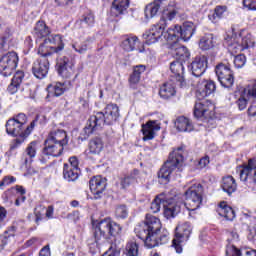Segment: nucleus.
I'll use <instances>...</instances> for the list:
<instances>
[{"mask_svg":"<svg viewBox=\"0 0 256 256\" xmlns=\"http://www.w3.org/2000/svg\"><path fill=\"white\" fill-rule=\"evenodd\" d=\"M134 231L148 249H153V247L165 245L169 242V231L161 228V220L152 215H146V220L138 224Z\"/></svg>","mask_w":256,"mask_h":256,"instance_id":"nucleus-1","label":"nucleus"},{"mask_svg":"<svg viewBox=\"0 0 256 256\" xmlns=\"http://www.w3.org/2000/svg\"><path fill=\"white\" fill-rule=\"evenodd\" d=\"M119 119V106L117 104H108L103 111L90 116L86 126L80 133L79 139L85 141L94 131H100L104 125H113Z\"/></svg>","mask_w":256,"mask_h":256,"instance_id":"nucleus-2","label":"nucleus"},{"mask_svg":"<svg viewBox=\"0 0 256 256\" xmlns=\"http://www.w3.org/2000/svg\"><path fill=\"white\" fill-rule=\"evenodd\" d=\"M161 205L164 208V217L166 219H173L183 209V195L177 194L175 190L159 194L150 205L151 213H159Z\"/></svg>","mask_w":256,"mask_h":256,"instance_id":"nucleus-3","label":"nucleus"},{"mask_svg":"<svg viewBox=\"0 0 256 256\" xmlns=\"http://www.w3.org/2000/svg\"><path fill=\"white\" fill-rule=\"evenodd\" d=\"M215 82L212 80H203L196 90V101L194 106V117L196 119H209L211 117V110L214 109L213 103L210 100H205V97L215 93Z\"/></svg>","mask_w":256,"mask_h":256,"instance_id":"nucleus-4","label":"nucleus"},{"mask_svg":"<svg viewBox=\"0 0 256 256\" xmlns=\"http://www.w3.org/2000/svg\"><path fill=\"white\" fill-rule=\"evenodd\" d=\"M183 147H178L170 153L168 160L162 165L158 171V180L162 185H167L173 177V173H181L183 171Z\"/></svg>","mask_w":256,"mask_h":256,"instance_id":"nucleus-5","label":"nucleus"},{"mask_svg":"<svg viewBox=\"0 0 256 256\" xmlns=\"http://www.w3.org/2000/svg\"><path fill=\"white\" fill-rule=\"evenodd\" d=\"M93 238L96 245H103L107 241V236L117 237L121 233V226L111 218L100 221H93Z\"/></svg>","mask_w":256,"mask_h":256,"instance_id":"nucleus-6","label":"nucleus"},{"mask_svg":"<svg viewBox=\"0 0 256 256\" xmlns=\"http://www.w3.org/2000/svg\"><path fill=\"white\" fill-rule=\"evenodd\" d=\"M195 33V24L193 22H184L183 25H175L173 28H169L164 37L167 43H177L179 39L182 41H189Z\"/></svg>","mask_w":256,"mask_h":256,"instance_id":"nucleus-7","label":"nucleus"},{"mask_svg":"<svg viewBox=\"0 0 256 256\" xmlns=\"http://www.w3.org/2000/svg\"><path fill=\"white\" fill-rule=\"evenodd\" d=\"M65 49L63 39L61 35H50L38 48V54L41 55V59H47V57L53 55V53H59Z\"/></svg>","mask_w":256,"mask_h":256,"instance_id":"nucleus-8","label":"nucleus"},{"mask_svg":"<svg viewBox=\"0 0 256 256\" xmlns=\"http://www.w3.org/2000/svg\"><path fill=\"white\" fill-rule=\"evenodd\" d=\"M186 203L183 200L182 207H186L188 211H197L203 203V186L201 184H193L186 192Z\"/></svg>","mask_w":256,"mask_h":256,"instance_id":"nucleus-9","label":"nucleus"},{"mask_svg":"<svg viewBox=\"0 0 256 256\" xmlns=\"http://www.w3.org/2000/svg\"><path fill=\"white\" fill-rule=\"evenodd\" d=\"M27 123V115L20 113L13 118H10L6 122V132L12 137H27L29 134H26L27 129L23 131V126Z\"/></svg>","mask_w":256,"mask_h":256,"instance_id":"nucleus-10","label":"nucleus"},{"mask_svg":"<svg viewBox=\"0 0 256 256\" xmlns=\"http://www.w3.org/2000/svg\"><path fill=\"white\" fill-rule=\"evenodd\" d=\"M19 65V56L16 52H8L0 58V75L11 77Z\"/></svg>","mask_w":256,"mask_h":256,"instance_id":"nucleus-11","label":"nucleus"},{"mask_svg":"<svg viewBox=\"0 0 256 256\" xmlns=\"http://www.w3.org/2000/svg\"><path fill=\"white\" fill-rule=\"evenodd\" d=\"M165 27H167V24L164 19H160L158 23L152 25L151 28L143 34V39H145L146 45H153L163 38L167 41V38L165 37V34L167 33L165 32Z\"/></svg>","mask_w":256,"mask_h":256,"instance_id":"nucleus-12","label":"nucleus"},{"mask_svg":"<svg viewBox=\"0 0 256 256\" xmlns=\"http://www.w3.org/2000/svg\"><path fill=\"white\" fill-rule=\"evenodd\" d=\"M63 145L49 138L44 142V148L39 156V161L42 164L47 163L51 157H60L63 153Z\"/></svg>","mask_w":256,"mask_h":256,"instance_id":"nucleus-13","label":"nucleus"},{"mask_svg":"<svg viewBox=\"0 0 256 256\" xmlns=\"http://www.w3.org/2000/svg\"><path fill=\"white\" fill-rule=\"evenodd\" d=\"M215 73L222 87H225L226 89H231V87H233L235 77L233 76L231 65L219 63L215 68Z\"/></svg>","mask_w":256,"mask_h":256,"instance_id":"nucleus-14","label":"nucleus"},{"mask_svg":"<svg viewBox=\"0 0 256 256\" xmlns=\"http://www.w3.org/2000/svg\"><path fill=\"white\" fill-rule=\"evenodd\" d=\"M226 45L230 53H241V51H245V49H249V47H251V37L233 35L232 37L226 38Z\"/></svg>","mask_w":256,"mask_h":256,"instance_id":"nucleus-15","label":"nucleus"},{"mask_svg":"<svg viewBox=\"0 0 256 256\" xmlns=\"http://www.w3.org/2000/svg\"><path fill=\"white\" fill-rule=\"evenodd\" d=\"M191 223L185 222L182 225H178L175 229V236L172 240L174 247H179L181 243H185L189 241V237L191 236Z\"/></svg>","mask_w":256,"mask_h":256,"instance_id":"nucleus-16","label":"nucleus"},{"mask_svg":"<svg viewBox=\"0 0 256 256\" xmlns=\"http://www.w3.org/2000/svg\"><path fill=\"white\" fill-rule=\"evenodd\" d=\"M170 71L172 73L171 81H176L179 87H187V82L185 81V66L181 61H174L170 64Z\"/></svg>","mask_w":256,"mask_h":256,"instance_id":"nucleus-17","label":"nucleus"},{"mask_svg":"<svg viewBox=\"0 0 256 256\" xmlns=\"http://www.w3.org/2000/svg\"><path fill=\"white\" fill-rule=\"evenodd\" d=\"M56 68L58 74L63 79H70V77H73L75 73V70L73 69V62H71V59L67 56L58 58Z\"/></svg>","mask_w":256,"mask_h":256,"instance_id":"nucleus-18","label":"nucleus"},{"mask_svg":"<svg viewBox=\"0 0 256 256\" xmlns=\"http://www.w3.org/2000/svg\"><path fill=\"white\" fill-rule=\"evenodd\" d=\"M90 191L94 195V199H101L105 189H107V179L101 176H95L89 181Z\"/></svg>","mask_w":256,"mask_h":256,"instance_id":"nucleus-19","label":"nucleus"},{"mask_svg":"<svg viewBox=\"0 0 256 256\" xmlns=\"http://www.w3.org/2000/svg\"><path fill=\"white\" fill-rule=\"evenodd\" d=\"M32 73L36 79H45L49 73V59L38 58L32 64Z\"/></svg>","mask_w":256,"mask_h":256,"instance_id":"nucleus-20","label":"nucleus"},{"mask_svg":"<svg viewBox=\"0 0 256 256\" xmlns=\"http://www.w3.org/2000/svg\"><path fill=\"white\" fill-rule=\"evenodd\" d=\"M188 69L191 71L194 77H201L207 71V57L197 56L190 65Z\"/></svg>","mask_w":256,"mask_h":256,"instance_id":"nucleus-21","label":"nucleus"},{"mask_svg":"<svg viewBox=\"0 0 256 256\" xmlns=\"http://www.w3.org/2000/svg\"><path fill=\"white\" fill-rule=\"evenodd\" d=\"M161 126L155 120H150L146 124H142L143 141H151L155 139V131H159Z\"/></svg>","mask_w":256,"mask_h":256,"instance_id":"nucleus-22","label":"nucleus"},{"mask_svg":"<svg viewBox=\"0 0 256 256\" xmlns=\"http://www.w3.org/2000/svg\"><path fill=\"white\" fill-rule=\"evenodd\" d=\"M93 25H95V15L91 10L82 14L75 23L76 29H85V27H93Z\"/></svg>","mask_w":256,"mask_h":256,"instance_id":"nucleus-23","label":"nucleus"},{"mask_svg":"<svg viewBox=\"0 0 256 256\" xmlns=\"http://www.w3.org/2000/svg\"><path fill=\"white\" fill-rule=\"evenodd\" d=\"M168 45L173 51V55H176L178 59H181V61H188V59L191 57V53H189V49L185 46L179 45L178 42H168Z\"/></svg>","mask_w":256,"mask_h":256,"instance_id":"nucleus-24","label":"nucleus"},{"mask_svg":"<svg viewBox=\"0 0 256 256\" xmlns=\"http://www.w3.org/2000/svg\"><path fill=\"white\" fill-rule=\"evenodd\" d=\"M33 35L37 39L48 38L51 37V29L47 26L45 21L39 20L34 26Z\"/></svg>","mask_w":256,"mask_h":256,"instance_id":"nucleus-25","label":"nucleus"},{"mask_svg":"<svg viewBox=\"0 0 256 256\" xmlns=\"http://www.w3.org/2000/svg\"><path fill=\"white\" fill-rule=\"evenodd\" d=\"M48 139L54 141L55 143H59L63 147L69 143V138L67 137V132L65 130H54L50 132Z\"/></svg>","mask_w":256,"mask_h":256,"instance_id":"nucleus-26","label":"nucleus"},{"mask_svg":"<svg viewBox=\"0 0 256 256\" xmlns=\"http://www.w3.org/2000/svg\"><path fill=\"white\" fill-rule=\"evenodd\" d=\"M130 0H114L112 3L111 12L117 17L119 15H125L127 9H129Z\"/></svg>","mask_w":256,"mask_h":256,"instance_id":"nucleus-27","label":"nucleus"},{"mask_svg":"<svg viewBox=\"0 0 256 256\" xmlns=\"http://www.w3.org/2000/svg\"><path fill=\"white\" fill-rule=\"evenodd\" d=\"M175 127L182 133H191L193 130V123L185 116H180L175 121Z\"/></svg>","mask_w":256,"mask_h":256,"instance_id":"nucleus-28","label":"nucleus"},{"mask_svg":"<svg viewBox=\"0 0 256 256\" xmlns=\"http://www.w3.org/2000/svg\"><path fill=\"white\" fill-rule=\"evenodd\" d=\"M23 77L25 74L23 71H17L12 78L11 84L8 86V92L10 95H15L17 91H19V87H21V83H23Z\"/></svg>","mask_w":256,"mask_h":256,"instance_id":"nucleus-29","label":"nucleus"},{"mask_svg":"<svg viewBox=\"0 0 256 256\" xmlns=\"http://www.w3.org/2000/svg\"><path fill=\"white\" fill-rule=\"evenodd\" d=\"M176 93L173 82H165L159 89L161 99H171V97H175Z\"/></svg>","mask_w":256,"mask_h":256,"instance_id":"nucleus-30","label":"nucleus"},{"mask_svg":"<svg viewBox=\"0 0 256 256\" xmlns=\"http://www.w3.org/2000/svg\"><path fill=\"white\" fill-rule=\"evenodd\" d=\"M253 173H256V157L249 159L248 164L240 171V181H247Z\"/></svg>","mask_w":256,"mask_h":256,"instance_id":"nucleus-31","label":"nucleus"},{"mask_svg":"<svg viewBox=\"0 0 256 256\" xmlns=\"http://www.w3.org/2000/svg\"><path fill=\"white\" fill-rule=\"evenodd\" d=\"M217 44V38L213 34H205L199 41V47L202 51H209Z\"/></svg>","mask_w":256,"mask_h":256,"instance_id":"nucleus-32","label":"nucleus"},{"mask_svg":"<svg viewBox=\"0 0 256 256\" xmlns=\"http://www.w3.org/2000/svg\"><path fill=\"white\" fill-rule=\"evenodd\" d=\"M218 215L224 217L226 221H233L235 219V210L227 205L225 202H221L218 208Z\"/></svg>","mask_w":256,"mask_h":256,"instance_id":"nucleus-33","label":"nucleus"},{"mask_svg":"<svg viewBox=\"0 0 256 256\" xmlns=\"http://www.w3.org/2000/svg\"><path fill=\"white\" fill-rule=\"evenodd\" d=\"M222 189L228 195H233L237 191V182L233 176H226L222 180Z\"/></svg>","mask_w":256,"mask_h":256,"instance_id":"nucleus-34","label":"nucleus"},{"mask_svg":"<svg viewBox=\"0 0 256 256\" xmlns=\"http://www.w3.org/2000/svg\"><path fill=\"white\" fill-rule=\"evenodd\" d=\"M48 97H61L65 93V84L55 82L47 86Z\"/></svg>","mask_w":256,"mask_h":256,"instance_id":"nucleus-35","label":"nucleus"},{"mask_svg":"<svg viewBox=\"0 0 256 256\" xmlns=\"http://www.w3.org/2000/svg\"><path fill=\"white\" fill-rule=\"evenodd\" d=\"M79 173H81V170H79V168H72L67 166V163L64 164L63 177L66 181H77V179H79Z\"/></svg>","mask_w":256,"mask_h":256,"instance_id":"nucleus-36","label":"nucleus"},{"mask_svg":"<svg viewBox=\"0 0 256 256\" xmlns=\"http://www.w3.org/2000/svg\"><path fill=\"white\" fill-rule=\"evenodd\" d=\"M139 45V38L137 36H125L122 40L121 47L124 51H135V48Z\"/></svg>","mask_w":256,"mask_h":256,"instance_id":"nucleus-37","label":"nucleus"},{"mask_svg":"<svg viewBox=\"0 0 256 256\" xmlns=\"http://www.w3.org/2000/svg\"><path fill=\"white\" fill-rule=\"evenodd\" d=\"M159 9H161V2L159 0H155L148 4L144 10L146 19H153V17H156L157 13H159Z\"/></svg>","mask_w":256,"mask_h":256,"instance_id":"nucleus-38","label":"nucleus"},{"mask_svg":"<svg viewBox=\"0 0 256 256\" xmlns=\"http://www.w3.org/2000/svg\"><path fill=\"white\" fill-rule=\"evenodd\" d=\"M178 13L179 8H177L175 2H172L164 9L162 19H164L165 23L167 24V21H173V19L177 17Z\"/></svg>","mask_w":256,"mask_h":256,"instance_id":"nucleus-39","label":"nucleus"},{"mask_svg":"<svg viewBox=\"0 0 256 256\" xmlns=\"http://www.w3.org/2000/svg\"><path fill=\"white\" fill-rule=\"evenodd\" d=\"M95 41V38L88 37L85 41L82 43H74L72 45L73 49L76 51V53H79L80 55H83L87 53L88 49H91V43Z\"/></svg>","mask_w":256,"mask_h":256,"instance_id":"nucleus-40","label":"nucleus"},{"mask_svg":"<svg viewBox=\"0 0 256 256\" xmlns=\"http://www.w3.org/2000/svg\"><path fill=\"white\" fill-rule=\"evenodd\" d=\"M227 256H256V250H245L244 255L241 250L237 249L235 245H228L226 247Z\"/></svg>","mask_w":256,"mask_h":256,"instance_id":"nucleus-41","label":"nucleus"},{"mask_svg":"<svg viewBox=\"0 0 256 256\" xmlns=\"http://www.w3.org/2000/svg\"><path fill=\"white\" fill-rule=\"evenodd\" d=\"M103 147H105V144L103 143V139L99 137L92 138L89 143V150L90 153L93 155H99L101 151H103Z\"/></svg>","mask_w":256,"mask_h":256,"instance_id":"nucleus-42","label":"nucleus"},{"mask_svg":"<svg viewBox=\"0 0 256 256\" xmlns=\"http://www.w3.org/2000/svg\"><path fill=\"white\" fill-rule=\"evenodd\" d=\"M227 15V6H216L213 14L209 15V20L217 23L219 19H223Z\"/></svg>","mask_w":256,"mask_h":256,"instance_id":"nucleus-43","label":"nucleus"},{"mask_svg":"<svg viewBox=\"0 0 256 256\" xmlns=\"http://www.w3.org/2000/svg\"><path fill=\"white\" fill-rule=\"evenodd\" d=\"M13 237H15V227L14 226H12L11 229H9L8 231H5L4 234L0 237L1 248L5 249V245H8V243L11 242V239H13Z\"/></svg>","mask_w":256,"mask_h":256,"instance_id":"nucleus-44","label":"nucleus"},{"mask_svg":"<svg viewBox=\"0 0 256 256\" xmlns=\"http://www.w3.org/2000/svg\"><path fill=\"white\" fill-rule=\"evenodd\" d=\"M37 123H40V125H45V123H47V117L45 115L36 116V118L26 128V135H31V131L35 129V125H37Z\"/></svg>","mask_w":256,"mask_h":256,"instance_id":"nucleus-45","label":"nucleus"},{"mask_svg":"<svg viewBox=\"0 0 256 256\" xmlns=\"http://www.w3.org/2000/svg\"><path fill=\"white\" fill-rule=\"evenodd\" d=\"M126 256H138L139 255V245L135 242H130L126 245Z\"/></svg>","mask_w":256,"mask_h":256,"instance_id":"nucleus-46","label":"nucleus"},{"mask_svg":"<svg viewBox=\"0 0 256 256\" xmlns=\"http://www.w3.org/2000/svg\"><path fill=\"white\" fill-rule=\"evenodd\" d=\"M15 195H17V190L15 188L11 187L10 189H7L2 194V199L5 201V203H13V199H15Z\"/></svg>","mask_w":256,"mask_h":256,"instance_id":"nucleus-47","label":"nucleus"},{"mask_svg":"<svg viewBox=\"0 0 256 256\" xmlns=\"http://www.w3.org/2000/svg\"><path fill=\"white\" fill-rule=\"evenodd\" d=\"M245 63H247V57L244 54H238L234 57V67L236 69L245 67Z\"/></svg>","mask_w":256,"mask_h":256,"instance_id":"nucleus-48","label":"nucleus"},{"mask_svg":"<svg viewBox=\"0 0 256 256\" xmlns=\"http://www.w3.org/2000/svg\"><path fill=\"white\" fill-rule=\"evenodd\" d=\"M26 155L29 159L35 158L37 155V142L33 141L28 145L26 148Z\"/></svg>","mask_w":256,"mask_h":256,"instance_id":"nucleus-49","label":"nucleus"},{"mask_svg":"<svg viewBox=\"0 0 256 256\" xmlns=\"http://www.w3.org/2000/svg\"><path fill=\"white\" fill-rule=\"evenodd\" d=\"M115 215L118 219H126L127 215L129 213L127 212V206L125 205H119L116 207Z\"/></svg>","mask_w":256,"mask_h":256,"instance_id":"nucleus-50","label":"nucleus"},{"mask_svg":"<svg viewBox=\"0 0 256 256\" xmlns=\"http://www.w3.org/2000/svg\"><path fill=\"white\" fill-rule=\"evenodd\" d=\"M17 181V178H15L14 176H5L2 181H0V189H5L6 187H8V185H13V183H15Z\"/></svg>","mask_w":256,"mask_h":256,"instance_id":"nucleus-51","label":"nucleus"},{"mask_svg":"<svg viewBox=\"0 0 256 256\" xmlns=\"http://www.w3.org/2000/svg\"><path fill=\"white\" fill-rule=\"evenodd\" d=\"M13 32L11 31V28H6L4 31V35L2 36L3 42L0 43V53H3L5 51V41L11 37Z\"/></svg>","mask_w":256,"mask_h":256,"instance_id":"nucleus-52","label":"nucleus"},{"mask_svg":"<svg viewBox=\"0 0 256 256\" xmlns=\"http://www.w3.org/2000/svg\"><path fill=\"white\" fill-rule=\"evenodd\" d=\"M43 213H45V207H43V206H37L34 209V215L36 217V219H35L36 223H39V221L43 220Z\"/></svg>","mask_w":256,"mask_h":256,"instance_id":"nucleus-53","label":"nucleus"},{"mask_svg":"<svg viewBox=\"0 0 256 256\" xmlns=\"http://www.w3.org/2000/svg\"><path fill=\"white\" fill-rule=\"evenodd\" d=\"M243 7L248 11H256V0H243Z\"/></svg>","mask_w":256,"mask_h":256,"instance_id":"nucleus-54","label":"nucleus"},{"mask_svg":"<svg viewBox=\"0 0 256 256\" xmlns=\"http://www.w3.org/2000/svg\"><path fill=\"white\" fill-rule=\"evenodd\" d=\"M236 103L238 105V109L243 111L247 108V97H245V95L240 96Z\"/></svg>","mask_w":256,"mask_h":256,"instance_id":"nucleus-55","label":"nucleus"},{"mask_svg":"<svg viewBox=\"0 0 256 256\" xmlns=\"http://www.w3.org/2000/svg\"><path fill=\"white\" fill-rule=\"evenodd\" d=\"M67 167H70V168L72 167L73 169H79V161L77 160V157L75 156L70 157Z\"/></svg>","mask_w":256,"mask_h":256,"instance_id":"nucleus-56","label":"nucleus"},{"mask_svg":"<svg viewBox=\"0 0 256 256\" xmlns=\"http://www.w3.org/2000/svg\"><path fill=\"white\" fill-rule=\"evenodd\" d=\"M210 160H209V156H204L202 157L199 162H198V167L200 169H205V167H207V165H209Z\"/></svg>","mask_w":256,"mask_h":256,"instance_id":"nucleus-57","label":"nucleus"},{"mask_svg":"<svg viewBox=\"0 0 256 256\" xmlns=\"http://www.w3.org/2000/svg\"><path fill=\"white\" fill-rule=\"evenodd\" d=\"M139 81H141V76H138L136 72H134L132 75L130 76V83L131 85H137V83H139Z\"/></svg>","mask_w":256,"mask_h":256,"instance_id":"nucleus-58","label":"nucleus"},{"mask_svg":"<svg viewBox=\"0 0 256 256\" xmlns=\"http://www.w3.org/2000/svg\"><path fill=\"white\" fill-rule=\"evenodd\" d=\"M242 181L246 183V185H251L252 183L256 185V172H254L253 174H250L247 180H242Z\"/></svg>","mask_w":256,"mask_h":256,"instance_id":"nucleus-59","label":"nucleus"},{"mask_svg":"<svg viewBox=\"0 0 256 256\" xmlns=\"http://www.w3.org/2000/svg\"><path fill=\"white\" fill-rule=\"evenodd\" d=\"M248 239L249 241H256V226L249 228Z\"/></svg>","mask_w":256,"mask_h":256,"instance_id":"nucleus-60","label":"nucleus"},{"mask_svg":"<svg viewBox=\"0 0 256 256\" xmlns=\"http://www.w3.org/2000/svg\"><path fill=\"white\" fill-rule=\"evenodd\" d=\"M39 256H51V248H49V245L44 246L40 250Z\"/></svg>","mask_w":256,"mask_h":256,"instance_id":"nucleus-61","label":"nucleus"},{"mask_svg":"<svg viewBox=\"0 0 256 256\" xmlns=\"http://www.w3.org/2000/svg\"><path fill=\"white\" fill-rule=\"evenodd\" d=\"M27 201V197L24 195L17 196L15 200V206L20 207L22 203H25Z\"/></svg>","mask_w":256,"mask_h":256,"instance_id":"nucleus-62","label":"nucleus"},{"mask_svg":"<svg viewBox=\"0 0 256 256\" xmlns=\"http://www.w3.org/2000/svg\"><path fill=\"white\" fill-rule=\"evenodd\" d=\"M248 114L251 117H255L256 115V100L254 99L252 105L248 108Z\"/></svg>","mask_w":256,"mask_h":256,"instance_id":"nucleus-63","label":"nucleus"},{"mask_svg":"<svg viewBox=\"0 0 256 256\" xmlns=\"http://www.w3.org/2000/svg\"><path fill=\"white\" fill-rule=\"evenodd\" d=\"M14 189L18 196L25 195L27 193V190H25V188L21 185H16Z\"/></svg>","mask_w":256,"mask_h":256,"instance_id":"nucleus-64","label":"nucleus"}]
</instances>
